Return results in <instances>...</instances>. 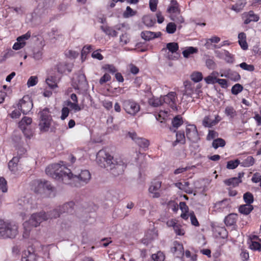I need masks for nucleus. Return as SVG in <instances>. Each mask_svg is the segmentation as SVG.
<instances>
[{"label": "nucleus", "instance_id": "nucleus-1", "mask_svg": "<svg viewBox=\"0 0 261 261\" xmlns=\"http://www.w3.org/2000/svg\"><path fill=\"white\" fill-rule=\"evenodd\" d=\"M96 160L99 166L107 168L114 176L122 174L126 168V165L121 159H114L104 149L97 153Z\"/></svg>", "mask_w": 261, "mask_h": 261}, {"label": "nucleus", "instance_id": "nucleus-2", "mask_svg": "<svg viewBox=\"0 0 261 261\" xmlns=\"http://www.w3.org/2000/svg\"><path fill=\"white\" fill-rule=\"evenodd\" d=\"M45 172L47 175L57 180L62 181L65 184H70V170L59 164L49 165L46 168Z\"/></svg>", "mask_w": 261, "mask_h": 261}, {"label": "nucleus", "instance_id": "nucleus-3", "mask_svg": "<svg viewBox=\"0 0 261 261\" xmlns=\"http://www.w3.org/2000/svg\"><path fill=\"white\" fill-rule=\"evenodd\" d=\"M18 232V226L15 223L0 219V239L15 238Z\"/></svg>", "mask_w": 261, "mask_h": 261}, {"label": "nucleus", "instance_id": "nucleus-4", "mask_svg": "<svg viewBox=\"0 0 261 261\" xmlns=\"http://www.w3.org/2000/svg\"><path fill=\"white\" fill-rule=\"evenodd\" d=\"M40 122L39 126L41 132H47L50 126L52 117L49 110L45 108L39 113Z\"/></svg>", "mask_w": 261, "mask_h": 261}, {"label": "nucleus", "instance_id": "nucleus-5", "mask_svg": "<svg viewBox=\"0 0 261 261\" xmlns=\"http://www.w3.org/2000/svg\"><path fill=\"white\" fill-rule=\"evenodd\" d=\"M70 185H72V182H76L75 186L79 187L87 184L91 178L90 172L87 170H82L80 173L77 175H73L71 172L70 173Z\"/></svg>", "mask_w": 261, "mask_h": 261}, {"label": "nucleus", "instance_id": "nucleus-6", "mask_svg": "<svg viewBox=\"0 0 261 261\" xmlns=\"http://www.w3.org/2000/svg\"><path fill=\"white\" fill-rule=\"evenodd\" d=\"M122 108L124 111L132 116H135L140 111V106L138 103L133 99L121 100Z\"/></svg>", "mask_w": 261, "mask_h": 261}, {"label": "nucleus", "instance_id": "nucleus-7", "mask_svg": "<svg viewBox=\"0 0 261 261\" xmlns=\"http://www.w3.org/2000/svg\"><path fill=\"white\" fill-rule=\"evenodd\" d=\"M73 86L78 90H86L88 87V82L85 75L82 72H78L73 78Z\"/></svg>", "mask_w": 261, "mask_h": 261}, {"label": "nucleus", "instance_id": "nucleus-8", "mask_svg": "<svg viewBox=\"0 0 261 261\" xmlns=\"http://www.w3.org/2000/svg\"><path fill=\"white\" fill-rule=\"evenodd\" d=\"M179 46L176 42H170L166 44V48H163L162 51H165L166 54L165 55L166 58L169 60H175L178 59L177 57L174 56L178 50Z\"/></svg>", "mask_w": 261, "mask_h": 261}, {"label": "nucleus", "instance_id": "nucleus-9", "mask_svg": "<svg viewBox=\"0 0 261 261\" xmlns=\"http://www.w3.org/2000/svg\"><path fill=\"white\" fill-rule=\"evenodd\" d=\"M33 104L32 101L28 96H24L19 100L17 107L24 114H27L32 109Z\"/></svg>", "mask_w": 261, "mask_h": 261}, {"label": "nucleus", "instance_id": "nucleus-10", "mask_svg": "<svg viewBox=\"0 0 261 261\" xmlns=\"http://www.w3.org/2000/svg\"><path fill=\"white\" fill-rule=\"evenodd\" d=\"M45 220H47L46 213L42 211L39 213L33 214L29 219V223L33 226L36 227L42 222Z\"/></svg>", "mask_w": 261, "mask_h": 261}, {"label": "nucleus", "instance_id": "nucleus-11", "mask_svg": "<svg viewBox=\"0 0 261 261\" xmlns=\"http://www.w3.org/2000/svg\"><path fill=\"white\" fill-rule=\"evenodd\" d=\"M186 136L191 142H196L199 139L196 126L194 124H189L186 128Z\"/></svg>", "mask_w": 261, "mask_h": 261}, {"label": "nucleus", "instance_id": "nucleus-12", "mask_svg": "<svg viewBox=\"0 0 261 261\" xmlns=\"http://www.w3.org/2000/svg\"><path fill=\"white\" fill-rule=\"evenodd\" d=\"M176 94L174 92H170L166 95L162 97V102L169 106L173 110L176 108Z\"/></svg>", "mask_w": 261, "mask_h": 261}, {"label": "nucleus", "instance_id": "nucleus-13", "mask_svg": "<svg viewBox=\"0 0 261 261\" xmlns=\"http://www.w3.org/2000/svg\"><path fill=\"white\" fill-rule=\"evenodd\" d=\"M161 181L156 180H154L151 182L148 191L152 194L151 196L153 198H159L161 196V194L158 191L161 188Z\"/></svg>", "mask_w": 261, "mask_h": 261}, {"label": "nucleus", "instance_id": "nucleus-14", "mask_svg": "<svg viewBox=\"0 0 261 261\" xmlns=\"http://www.w3.org/2000/svg\"><path fill=\"white\" fill-rule=\"evenodd\" d=\"M242 17L244 19V23L248 24L251 22H257L259 19V17L258 15L255 14L252 10L247 12H244L242 14Z\"/></svg>", "mask_w": 261, "mask_h": 261}, {"label": "nucleus", "instance_id": "nucleus-15", "mask_svg": "<svg viewBox=\"0 0 261 261\" xmlns=\"http://www.w3.org/2000/svg\"><path fill=\"white\" fill-rule=\"evenodd\" d=\"M221 76L225 77L233 82L239 81L241 79V76L239 73L230 69L225 70L221 74Z\"/></svg>", "mask_w": 261, "mask_h": 261}, {"label": "nucleus", "instance_id": "nucleus-16", "mask_svg": "<svg viewBox=\"0 0 261 261\" xmlns=\"http://www.w3.org/2000/svg\"><path fill=\"white\" fill-rule=\"evenodd\" d=\"M74 203L73 201H70L60 206L59 207L62 214L68 213L72 214L74 212Z\"/></svg>", "mask_w": 261, "mask_h": 261}, {"label": "nucleus", "instance_id": "nucleus-17", "mask_svg": "<svg viewBox=\"0 0 261 261\" xmlns=\"http://www.w3.org/2000/svg\"><path fill=\"white\" fill-rule=\"evenodd\" d=\"M31 250L25 251L22 254L21 261H37V255Z\"/></svg>", "mask_w": 261, "mask_h": 261}, {"label": "nucleus", "instance_id": "nucleus-18", "mask_svg": "<svg viewBox=\"0 0 261 261\" xmlns=\"http://www.w3.org/2000/svg\"><path fill=\"white\" fill-rule=\"evenodd\" d=\"M238 215L234 213H231L225 217L224 222L227 226H231L236 225Z\"/></svg>", "mask_w": 261, "mask_h": 261}, {"label": "nucleus", "instance_id": "nucleus-19", "mask_svg": "<svg viewBox=\"0 0 261 261\" xmlns=\"http://www.w3.org/2000/svg\"><path fill=\"white\" fill-rule=\"evenodd\" d=\"M161 34L160 32L154 33L150 31H143L141 33V37L146 41L158 38Z\"/></svg>", "mask_w": 261, "mask_h": 261}, {"label": "nucleus", "instance_id": "nucleus-20", "mask_svg": "<svg viewBox=\"0 0 261 261\" xmlns=\"http://www.w3.org/2000/svg\"><path fill=\"white\" fill-rule=\"evenodd\" d=\"M183 123L181 117L179 116H175L172 121V127H170V130L173 132H176V129Z\"/></svg>", "mask_w": 261, "mask_h": 261}, {"label": "nucleus", "instance_id": "nucleus-21", "mask_svg": "<svg viewBox=\"0 0 261 261\" xmlns=\"http://www.w3.org/2000/svg\"><path fill=\"white\" fill-rule=\"evenodd\" d=\"M62 214V212L60 211L59 206L51 210L47 213H46V216L47 217V220L49 219H56L60 216Z\"/></svg>", "mask_w": 261, "mask_h": 261}, {"label": "nucleus", "instance_id": "nucleus-22", "mask_svg": "<svg viewBox=\"0 0 261 261\" xmlns=\"http://www.w3.org/2000/svg\"><path fill=\"white\" fill-rule=\"evenodd\" d=\"M178 4L176 0H171L170 1V6H169L167 12L168 13H179L180 10L178 8Z\"/></svg>", "mask_w": 261, "mask_h": 261}, {"label": "nucleus", "instance_id": "nucleus-23", "mask_svg": "<svg viewBox=\"0 0 261 261\" xmlns=\"http://www.w3.org/2000/svg\"><path fill=\"white\" fill-rule=\"evenodd\" d=\"M136 143L140 148L143 149L144 150H146L149 145V141L148 140L141 137L136 140Z\"/></svg>", "mask_w": 261, "mask_h": 261}, {"label": "nucleus", "instance_id": "nucleus-24", "mask_svg": "<svg viewBox=\"0 0 261 261\" xmlns=\"http://www.w3.org/2000/svg\"><path fill=\"white\" fill-rule=\"evenodd\" d=\"M224 113L230 120H232L237 115V111L232 106H227L225 109Z\"/></svg>", "mask_w": 261, "mask_h": 261}, {"label": "nucleus", "instance_id": "nucleus-25", "mask_svg": "<svg viewBox=\"0 0 261 261\" xmlns=\"http://www.w3.org/2000/svg\"><path fill=\"white\" fill-rule=\"evenodd\" d=\"M253 210V206L251 204H243L240 206L239 211L240 213L247 215Z\"/></svg>", "mask_w": 261, "mask_h": 261}, {"label": "nucleus", "instance_id": "nucleus-26", "mask_svg": "<svg viewBox=\"0 0 261 261\" xmlns=\"http://www.w3.org/2000/svg\"><path fill=\"white\" fill-rule=\"evenodd\" d=\"M224 184L228 186H232L233 187H237L239 184L242 182V180L239 178L232 177L224 181Z\"/></svg>", "mask_w": 261, "mask_h": 261}, {"label": "nucleus", "instance_id": "nucleus-27", "mask_svg": "<svg viewBox=\"0 0 261 261\" xmlns=\"http://www.w3.org/2000/svg\"><path fill=\"white\" fill-rule=\"evenodd\" d=\"M100 29L108 36L116 37L118 33L112 28L108 26L101 25Z\"/></svg>", "mask_w": 261, "mask_h": 261}, {"label": "nucleus", "instance_id": "nucleus-28", "mask_svg": "<svg viewBox=\"0 0 261 261\" xmlns=\"http://www.w3.org/2000/svg\"><path fill=\"white\" fill-rule=\"evenodd\" d=\"M230 204V199L225 198L223 200L217 202L215 204V207L218 208L224 209L228 207Z\"/></svg>", "mask_w": 261, "mask_h": 261}, {"label": "nucleus", "instance_id": "nucleus-29", "mask_svg": "<svg viewBox=\"0 0 261 261\" xmlns=\"http://www.w3.org/2000/svg\"><path fill=\"white\" fill-rule=\"evenodd\" d=\"M255 162V160L252 156H248L244 159L242 162H240V165L244 167H249L252 166Z\"/></svg>", "mask_w": 261, "mask_h": 261}, {"label": "nucleus", "instance_id": "nucleus-30", "mask_svg": "<svg viewBox=\"0 0 261 261\" xmlns=\"http://www.w3.org/2000/svg\"><path fill=\"white\" fill-rule=\"evenodd\" d=\"M20 158V156H14L13 158V159L9 162L8 163V167L9 169L12 171H14L15 170L17 164L19 161V159Z\"/></svg>", "mask_w": 261, "mask_h": 261}, {"label": "nucleus", "instance_id": "nucleus-31", "mask_svg": "<svg viewBox=\"0 0 261 261\" xmlns=\"http://www.w3.org/2000/svg\"><path fill=\"white\" fill-rule=\"evenodd\" d=\"M197 52L198 49L197 48L190 46L188 47L182 51V55L185 58H188L191 55L196 53Z\"/></svg>", "mask_w": 261, "mask_h": 261}, {"label": "nucleus", "instance_id": "nucleus-32", "mask_svg": "<svg viewBox=\"0 0 261 261\" xmlns=\"http://www.w3.org/2000/svg\"><path fill=\"white\" fill-rule=\"evenodd\" d=\"M148 103L149 105L153 107H158L163 105L162 97L160 98L155 97L150 98L148 100Z\"/></svg>", "mask_w": 261, "mask_h": 261}, {"label": "nucleus", "instance_id": "nucleus-33", "mask_svg": "<svg viewBox=\"0 0 261 261\" xmlns=\"http://www.w3.org/2000/svg\"><path fill=\"white\" fill-rule=\"evenodd\" d=\"M46 83L50 89H54L57 87L56 77L51 76L46 79Z\"/></svg>", "mask_w": 261, "mask_h": 261}, {"label": "nucleus", "instance_id": "nucleus-34", "mask_svg": "<svg viewBox=\"0 0 261 261\" xmlns=\"http://www.w3.org/2000/svg\"><path fill=\"white\" fill-rule=\"evenodd\" d=\"M176 132V142H179L180 143L185 144L186 143V137L184 131L178 130Z\"/></svg>", "mask_w": 261, "mask_h": 261}, {"label": "nucleus", "instance_id": "nucleus-35", "mask_svg": "<svg viewBox=\"0 0 261 261\" xmlns=\"http://www.w3.org/2000/svg\"><path fill=\"white\" fill-rule=\"evenodd\" d=\"M225 145V141L222 138L214 139L212 143V146L217 149L219 147H223Z\"/></svg>", "mask_w": 261, "mask_h": 261}, {"label": "nucleus", "instance_id": "nucleus-36", "mask_svg": "<svg viewBox=\"0 0 261 261\" xmlns=\"http://www.w3.org/2000/svg\"><path fill=\"white\" fill-rule=\"evenodd\" d=\"M243 199L246 204H251L254 201L253 195L251 193L247 192L244 194Z\"/></svg>", "mask_w": 261, "mask_h": 261}, {"label": "nucleus", "instance_id": "nucleus-37", "mask_svg": "<svg viewBox=\"0 0 261 261\" xmlns=\"http://www.w3.org/2000/svg\"><path fill=\"white\" fill-rule=\"evenodd\" d=\"M22 131L25 137L28 139H31L33 137L34 133L29 126H23L19 127Z\"/></svg>", "mask_w": 261, "mask_h": 261}, {"label": "nucleus", "instance_id": "nucleus-38", "mask_svg": "<svg viewBox=\"0 0 261 261\" xmlns=\"http://www.w3.org/2000/svg\"><path fill=\"white\" fill-rule=\"evenodd\" d=\"M32 122V118L28 117H24L19 123V127L29 126Z\"/></svg>", "mask_w": 261, "mask_h": 261}, {"label": "nucleus", "instance_id": "nucleus-39", "mask_svg": "<svg viewBox=\"0 0 261 261\" xmlns=\"http://www.w3.org/2000/svg\"><path fill=\"white\" fill-rule=\"evenodd\" d=\"M239 165H240V161L238 159L231 160L227 162L226 168L229 169H234L236 168Z\"/></svg>", "mask_w": 261, "mask_h": 261}, {"label": "nucleus", "instance_id": "nucleus-40", "mask_svg": "<svg viewBox=\"0 0 261 261\" xmlns=\"http://www.w3.org/2000/svg\"><path fill=\"white\" fill-rule=\"evenodd\" d=\"M243 90V87L240 84H236L231 89V93L233 95H237Z\"/></svg>", "mask_w": 261, "mask_h": 261}, {"label": "nucleus", "instance_id": "nucleus-41", "mask_svg": "<svg viewBox=\"0 0 261 261\" xmlns=\"http://www.w3.org/2000/svg\"><path fill=\"white\" fill-rule=\"evenodd\" d=\"M202 74L200 72H194L191 75V80L195 83L201 81L202 79Z\"/></svg>", "mask_w": 261, "mask_h": 261}, {"label": "nucleus", "instance_id": "nucleus-42", "mask_svg": "<svg viewBox=\"0 0 261 261\" xmlns=\"http://www.w3.org/2000/svg\"><path fill=\"white\" fill-rule=\"evenodd\" d=\"M93 49V46L87 45L84 46L81 51V58L82 59H86L87 55Z\"/></svg>", "mask_w": 261, "mask_h": 261}, {"label": "nucleus", "instance_id": "nucleus-43", "mask_svg": "<svg viewBox=\"0 0 261 261\" xmlns=\"http://www.w3.org/2000/svg\"><path fill=\"white\" fill-rule=\"evenodd\" d=\"M174 246L171 248V251L173 253L179 251L182 254H184V247L181 244L175 241L174 243Z\"/></svg>", "mask_w": 261, "mask_h": 261}, {"label": "nucleus", "instance_id": "nucleus-44", "mask_svg": "<svg viewBox=\"0 0 261 261\" xmlns=\"http://www.w3.org/2000/svg\"><path fill=\"white\" fill-rule=\"evenodd\" d=\"M165 258V255L161 251H159L157 253L152 255V258L154 261H164Z\"/></svg>", "mask_w": 261, "mask_h": 261}, {"label": "nucleus", "instance_id": "nucleus-45", "mask_svg": "<svg viewBox=\"0 0 261 261\" xmlns=\"http://www.w3.org/2000/svg\"><path fill=\"white\" fill-rule=\"evenodd\" d=\"M39 186L43 188V189L47 190L48 191H53L54 190V187L51 186L50 183L49 181L46 180H44V181H41L39 184Z\"/></svg>", "mask_w": 261, "mask_h": 261}, {"label": "nucleus", "instance_id": "nucleus-46", "mask_svg": "<svg viewBox=\"0 0 261 261\" xmlns=\"http://www.w3.org/2000/svg\"><path fill=\"white\" fill-rule=\"evenodd\" d=\"M213 75H215L214 72H213L211 75H209L204 78V81L206 84H214L217 83L216 81L217 80V78L213 76Z\"/></svg>", "mask_w": 261, "mask_h": 261}, {"label": "nucleus", "instance_id": "nucleus-47", "mask_svg": "<svg viewBox=\"0 0 261 261\" xmlns=\"http://www.w3.org/2000/svg\"><path fill=\"white\" fill-rule=\"evenodd\" d=\"M224 55L225 56L224 60L228 63L232 64L234 61L233 55L229 53L227 50H224Z\"/></svg>", "mask_w": 261, "mask_h": 261}, {"label": "nucleus", "instance_id": "nucleus-48", "mask_svg": "<svg viewBox=\"0 0 261 261\" xmlns=\"http://www.w3.org/2000/svg\"><path fill=\"white\" fill-rule=\"evenodd\" d=\"M0 190L3 193L7 192L8 191L7 182L3 177H0Z\"/></svg>", "mask_w": 261, "mask_h": 261}, {"label": "nucleus", "instance_id": "nucleus-49", "mask_svg": "<svg viewBox=\"0 0 261 261\" xmlns=\"http://www.w3.org/2000/svg\"><path fill=\"white\" fill-rule=\"evenodd\" d=\"M238 66H239L242 69L248 71H253L255 69L254 66L253 65H248L246 62H243L240 64Z\"/></svg>", "mask_w": 261, "mask_h": 261}, {"label": "nucleus", "instance_id": "nucleus-50", "mask_svg": "<svg viewBox=\"0 0 261 261\" xmlns=\"http://www.w3.org/2000/svg\"><path fill=\"white\" fill-rule=\"evenodd\" d=\"M176 30V25L173 22H169L166 26V31L169 34H173Z\"/></svg>", "mask_w": 261, "mask_h": 261}, {"label": "nucleus", "instance_id": "nucleus-51", "mask_svg": "<svg viewBox=\"0 0 261 261\" xmlns=\"http://www.w3.org/2000/svg\"><path fill=\"white\" fill-rule=\"evenodd\" d=\"M137 12L134 11L130 7L127 6L126 11L123 13V16L125 18H128L136 15Z\"/></svg>", "mask_w": 261, "mask_h": 261}, {"label": "nucleus", "instance_id": "nucleus-52", "mask_svg": "<svg viewBox=\"0 0 261 261\" xmlns=\"http://www.w3.org/2000/svg\"><path fill=\"white\" fill-rule=\"evenodd\" d=\"M56 69L59 73H63L67 69V65L64 63H59L56 65Z\"/></svg>", "mask_w": 261, "mask_h": 261}, {"label": "nucleus", "instance_id": "nucleus-53", "mask_svg": "<svg viewBox=\"0 0 261 261\" xmlns=\"http://www.w3.org/2000/svg\"><path fill=\"white\" fill-rule=\"evenodd\" d=\"M213 120H211L208 116L204 117L202 121V124L204 126L207 127H211L213 125Z\"/></svg>", "mask_w": 261, "mask_h": 261}, {"label": "nucleus", "instance_id": "nucleus-54", "mask_svg": "<svg viewBox=\"0 0 261 261\" xmlns=\"http://www.w3.org/2000/svg\"><path fill=\"white\" fill-rule=\"evenodd\" d=\"M143 22L147 27H152L155 23V20L149 16H146L143 18Z\"/></svg>", "mask_w": 261, "mask_h": 261}, {"label": "nucleus", "instance_id": "nucleus-55", "mask_svg": "<svg viewBox=\"0 0 261 261\" xmlns=\"http://www.w3.org/2000/svg\"><path fill=\"white\" fill-rule=\"evenodd\" d=\"M246 3L245 0H244V2H241V4L237 3L236 5L232 6L231 9L237 12H239L241 10H242V8L245 6Z\"/></svg>", "mask_w": 261, "mask_h": 261}, {"label": "nucleus", "instance_id": "nucleus-56", "mask_svg": "<svg viewBox=\"0 0 261 261\" xmlns=\"http://www.w3.org/2000/svg\"><path fill=\"white\" fill-rule=\"evenodd\" d=\"M250 248L251 249L253 250L260 251L261 250V244L255 241H251V244L250 245Z\"/></svg>", "mask_w": 261, "mask_h": 261}, {"label": "nucleus", "instance_id": "nucleus-57", "mask_svg": "<svg viewBox=\"0 0 261 261\" xmlns=\"http://www.w3.org/2000/svg\"><path fill=\"white\" fill-rule=\"evenodd\" d=\"M186 90L183 94L184 96H187L188 97H192V94L193 93V89L190 84H185Z\"/></svg>", "mask_w": 261, "mask_h": 261}, {"label": "nucleus", "instance_id": "nucleus-58", "mask_svg": "<svg viewBox=\"0 0 261 261\" xmlns=\"http://www.w3.org/2000/svg\"><path fill=\"white\" fill-rule=\"evenodd\" d=\"M69 109L68 107H64L61 110V119L62 120H65L69 115Z\"/></svg>", "mask_w": 261, "mask_h": 261}, {"label": "nucleus", "instance_id": "nucleus-59", "mask_svg": "<svg viewBox=\"0 0 261 261\" xmlns=\"http://www.w3.org/2000/svg\"><path fill=\"white\" fill-rule=\"evenodd\" d=\"M37 77L35 76H31L27 82V85L29 87L36 85L37 83Z\"/></svg>", "mask_w": 261, "mask_h": 261}, {"label": "nucleus", "instance_id": "nucleus-60", "mask_svg": "<svg viewBox=\"0 0 261 261\" xmlns=\"http://www.w3.org/2000/svg\"><path fill=\"white\" fill-rule=\"evenodd\" d=\"M189 216H190V219L192 224L195 226H199V222L194 214V212H190L189 213Z\"/></svg>", "mask_w": 261, "mask_h": 261}, {"label": "nucleus", "instance_id": "nucleus-61", "mask_svg": "<svg viewBox=\"0 0 261 261\" xmlns=\"http://www.w3.org/2000/svg\"><path fill=\"white\" fill-rule=\"evenodd\" d=\"M31 36V33L28 31L27 33L18 37L17 39V41L25 42V40H28Z\"/></svg>", "mask_w": 261, "mask_h": 261}, {"label": "nucleus", "instance_id": "nucleus-62", "mask_svg": "<svg viewBox=\"0 0 261 261\" xmlns=\"http://www.w3.org/2000/svg\"><path fill=\"white\" fill-rule=\"evenodd\" d=\"M158 0H150L149 5L150 10L152 12H155L156 10Z\"/></svg>", "mask_w": 261, "mask_h": 261}, {"label": "nucleus", "instance_id": "nucleus-63", "mask_svg": "<svg viewBox=\"0 0 261 261\" xmlns=\"http://www.w3.org/2000/svg\"><path fill=\"white\" fill-rule=\"evenodd\" d=\"M111 77L108 73H105L99 80V84L103 85L104 83L110 81Z\"/></svg>", "mask_w": 261, "mask_h": 261}, {"label": "nucleus", "instance_id": "nucleus-64", "mask_svg": "<svg viewBox=\"0 0 261 261\" xmlns=\"http://www.w3.org/2000/svg\"><path fill=\"white\" fill-rule=\"evenodd\" d=\"M129 41L127 34H122L120 37V42L123 44H126Z\"/></svg>", "mask_w": 261, "mask_h": 261}]
</instances>
